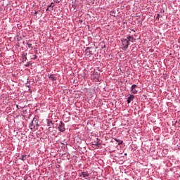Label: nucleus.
<instances>
[{
    "label": "nucleus",
    "instance_id": "1",
    "mask_svg": "<svg viewBox=\"0 0 180 180\" xmlns=\"http://www.w3.org/2000/svg\"><path fill=\"white\" fill-rule=\"evenodd\" d=\"M58 129L59 130V131H61L62 133L65 131V124L64 123H63V122H60V124L58 127Z\"/></svg>",
    "mask_w": 180,
    "mask_h": 180
},
{
    "label": "nucleus",
    "instance_id": "2",
    "mask_svg": "<svg viewBox=\"0 0 180 180\" xmlns=\"http://www.w3.org/2000/svg\"><path fill=\"white\" fill-rule=\"evenodd\" d=\"M122 45H123V48L125 49H127L129 47V46H130V42H129L127 39H122Z\"/></svg>",
    "mask_w": 180,
    "mask_h": 180
},
{
    "label": "nucleus",
    "instance_id": "3",
    "mask_svg": "<svg viewBox=\"0 0 180 180\" xmlns=\"http://www.w3.org/2000/svg\"><path fill=\"white\" fill-rule=\"evenodd\" d=\"M136 88H138V86L136 84H133L131 87V92H132L134 95H136V94L138 92L137 89H136Z\"/></svg>",
    "mask_w": 180,
    "mask_h": 180
},
{
    "label": "nucleus",
    "instance_id": "4",
    "mask_svg": "<svg viewBox=\"0 0 180 180\" xmlns=\"http://www.w3.org/2000/svg\"><path fill=\"white\" fill-rule=\"evenodd\" d=\"M80 176H82V178H84V179H88V177L89 176V174L85 172H82L80 174Z\"/></svg>",
    "mask_w": 180,
    "mask_h": 180
},
{
    "label": "nucleus",
    "instance_id": "5",
    "mask_svg": "<svg viewBox=\"0 0 180 180\" xmlns=\"http://www.w3.org/2000/svg\"><path fill=\"white\" fill-rule=\"evenodd\" d=\"M134 99V95L129 94L127 98V103H130V102H131V101H133Z\"/></svg>",
    "mask_w": 180,
    "mask_h": 180
},
{
    "label": "nucleus",
    "instance_id": "6",
    "mask_svg": "<svg viewBox=\"0 0 180 180\" xmlns=\"http://www.w3.org/2000/svg\"><path fill=\"white\" fill-rule=\"evenodd\" d=\"M49 77L52 81H57V77H56V75H50Z\"/></svg>",
    "mask_w": 180,
    "mask_h": 180
},
{
    "label": "nucleus",
    "instance_id": "7",
    "mask_svg": "<svg viewBox=\"0 0 180 180\" xmlns=\"http://www.w3.org/2000/svg\"><path fill=\"white\" fill-rule=\"evenodd\" d=\"M30 129L31 130H33V129H34V121L32 120L30 123Z\"/></svg>",
    "mask_w": 180,
    "mask_h": 180
},
{
    "label": "nucleus",
    "instance_id": "8",
    "mask_svg": "<svg viewBox=\"0 0 180 180\" xmlns=\"http://www.w3.org/2000/svg\"><path fill=\"white\" fill-rule=\"evenodd\" d=\"M128 41H131L133 43V40H134V38L131 36H129L128 38Z\"/></svg>",
    "mask_w": 180,
    "mask_h": 180
},
{
    "label": "nucleus",
    "instance_id": "9",
    "mask_svg": "<svg viewBox=\"0 0 180 180\" xmlns=\"http://www.w3.org/2000/svg\"><path fill=\"white\" fill-rule=\"evenodd\" d=\"M47 126H48V127L53 126V121H48Z\"/></svg>",
    "mask_w": 180,
    "mask_h": 180
},
{
    "label": "nucleus",
    "instance_id": "10",
    "mask_svg": "<svg viewBox=\"0 0 180 180\" xmlns=\"http://www.w3.org/2000/svg\"><path fill=\"white\" fill-rule=\"evenodd\" d=\"M27 157V155H22V156H21V160H22V161H25V160H26Z\"/></svg>",
    "mask_w": 180,
    "mask_h": 180
},
{
    "label": "nucleus",
    "instance_id": "11",
    "mask_svg": "<svg viewBox=\"0 0 180 180\" xmlns=\"http://www.w3.org/2000/svg\"><path fill=\"white\" fill-rule=\"evenodd\" d=\"M49 8H51V11H53V8H54V4L53 3H51L50 6H49Z\"/></svg>",
    "mask_w": 180,
    "mask_h": 180
},
{
    "label": "nucleus",
    "instance_id": "12",
    "mask_svg": "<svg viewBox=\"0 0 180 180\" xmlns=\"http://www.w3.org/2000/svg\"><path fill=\"white\" fill-rule=\"evenodd\" d=\"M27 46L30 49H32V48H33V46H32V44L27 43Z\"/></svg>",
    "mask_w": 180,
    "mask_h": 180
},
{
    "label": "nucleus",
    "instance_id": "13",
    "mask_svg": "<svg viewBox=\"0 0 180 180\" xmlns=\"http://www.w3.org/2000/svg\"><path fill=\"white\" fill-rule=\"evenodd\" d=\"M49 9H50V7L48 6V8H46V11H49Z\"/></svg>",
    "mask_w": 180,
    "mask_h": 180
},
{
    "label": "nucleus",
    "instance_id": "14",
    "mask_svg": "<svg viewBox=\"0 0 180 180\" xmlns=\"http://www.w3.org/2000/svg\"><path fill=\"white\" fill-rule=\"evenodd\" d=\"M34 15H37V11H35V12H34Z\"/></svg>",
    "mask_w": 180,
    "mask_h": 180
},
{
    "label": "nucleus",
    "instance_id": "15",
    "mask_svg": "<svg viewBox=\"0 0 180 180\" xmlns=\"http://www.w3.org/2000/svg\"><path fill=\"white\" fill-rule=\"evenodd\" d=\"M124 155H127V153H124Z\"/></svg>",
    "mask_w": 180,
    "mask_h": 180
},
{
    "label": "nucleus",
    "instance_id": "16",
    "mask_svg": "<svg viewBox=\"0 0 180 180\" xmlns=\"http://www.w3.org/2000/svg\"><path fill=\"white\" fill-rule=\"evenodd\" d=\"M17 108H19V105H17Z\"/></svg>",
    "mask_w": 180,
    "mask_h": 180
}]
</instances>
